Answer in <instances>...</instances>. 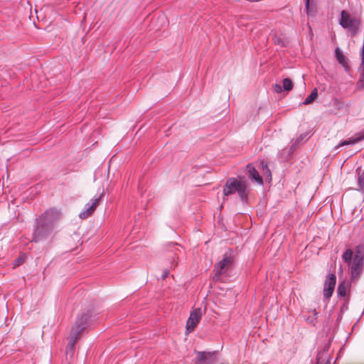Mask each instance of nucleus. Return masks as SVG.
Instances as JSON below:
<instances>
[{"instance_id":"obj_1","label":"nucleus","mask_w":364,"mask_h":364,"mask_svg":"<svg viewBox=\"0 0 364 364\" xmlns=\"http://www.w3.org/2000/svg\"><path fill=\"white\" fill-rule=\"evenodd\" d=\"M248 192L247 182L243 180H238L235 178H228L223 187L224 197L237 193L242 202H247Z\"/></svg>"},{"instance_id":"obj_2","label":"nucleus","mask_w":364,"mask_h":364,"mask_svg":"<svg viewBox=\"0 0 364 364\" xmlns=\"http://www.w3.org/2000/svg\"><path fill=\"white\" fill-rule=\"evenodd\" d=\"M54 226L46 223L39 218L36 219V227L33 231L32 241L38 242L52 238Z\"/></svg>"},{"instance_id":"obj_3","label":"nucleus","mask_w":364,"mask_h":364,"mask_svg":"<svg viewBox=\"0 0 364 364\" xmlns=\"http://www.w3.org/2000/svg\"><path fill=\"white\" fill-rule=\"evenodd\" d=\"M89 317L90 316L87 314H82V315L77 317L71 330L70 341L67 346L68 350H74V347L77 340L78 339L80 333L85 329L87 326V320Z\"/></svg>"},{"instance_id":"obj_4","label":"nucleus","mask_w":364,"mask_h":364,"mask_svg":"<svg viewBox=\"0 0 364 364\" xmlns=\"http://www.w3.org/2000/svg\"><path fill=\"white\" fill-rule=\"evenodd\" d=\"M348 266L351 281L358 280L363 272V255L357 251L356 254L353 256V261L348 264Z\"/></svg>"},{"instance_id":"obj_5","label":"nucleus","mask_w":364,"mask_h":364,"mask_svg":"<svg viewBox=\"0 0 364 364\" xmlns=\"http://www.w3.org/2000/svg\"><path fill=\"white\" fill-rule=\"evenodd\" d=\"M341 16V26L344 28L348 29L351 32L352 35H355L358 30L360 24L359 21L351 18L346 11H342Z\"/></svg>"},{"instance_id":"obj_6","label":"nucleus","mask_w":364,"mask_h":364,"mask_svg":"<svg viewBox=\"0 0 364 364\" xmlns=\"http://www.w3.org/2000/svg\"><path fill=\"white\" fill-rule=\"evenodd\" d=\"M103 196L104 193L102 192L100 196L91 199L85 205L84 210L80 213L79 217L81 219H86L90 217L95 213L97 207L100 204Z\"/></svg>"},{"instance_id":"obj_7","label":"nucleus","mask_w":364,"mask_h":364,"mask_svg":"<svg viewBox=\"0 0 364 364\" xmlns=\"http://www.w3.org/2000/svg\"><path fill=\"white\" fill-rule=\"evenodd\" d=\"M232 263L233 258L231 256L225 255L224 258L214 267V279H218L222 274H225L232 266Z\"/></svg>"},{"instance_id":"obj_8","label":"nucleus","mask_w":364,"mask_h":364,"mask_svg":"<svg viewBox=\"0 0 364 364\" xmlns=\"http://www.w3.org/2000/svg\"><path fill=\"white\" fill-rule=\"evenodd\" d=\"M61 218V213L59 210L51 208L42 213L38 218L55 227V223Z\"/></svg>"},{"instance_id":"obj_9","label":"nucleus","mask_w":364,"mask_h":364,"mask_svg":"<svg viewBox=\"0 0 364 364\" xmlns=\"http://www.w3.org/2000/svg\"><path fill=\"white\" fill-rule=\"evenodd\" d=\"M202 317V310L200 308L196 309L191 312L190 316L186 323V331L192 332Z\"/></svg>"},{"instance_id":"obj_10","label":"nucleus","mask_w":364,"mask_h":364,"mask_svg":"<svg viewBox=\"0 0 364 364\" xmlns=\"http://www.w3.org/2000/svg\"><path fill=\"white\" fill-rule=\"evenodd\" d=\"M336 284V277L335 274H328L326 277L323 287V296L325 298L329 299L332 296Z\"/></svg>"},{"instance_id":"obj_11","label":"nucleus","mask_w":364,"mask_h":364,"mask_svg":"<svg viewBox=\"0 0 364 364\" xmlns=\"http://www.w3.org/2000/svg\"><path fill=\"white\" fill-rule=\"evenodd\" d=\"M196 364H212L214 361L215 352L197 351Z\"/></svg>"},{"instance_id":"obj_12","label":"nucleus","mask_w":364,"mask_h":364,"mask_svg":"<svg viewBox=\"0 0 364 364\" xmlns=\"http://www.w3.org/2000/svg\"><path fill=\"white\" fill-rule=\"evenodd\" d=\"M364 140V130L357 133L355 136L350 138L348 140L341 141L337 146L336 148H339L343 146L355 144L361 141Z\"/></svg>"},{"instance_id":"obj_13","label":"nucleus","mask_w":364,"mask_h":364,"mask_svg":"<svg viewBox=\"0 0 364 364\" xmlns=\"http://www.w3.org/2000/svg\"><path fill=\"white\" fill-rule=\"evenodd\" d=\"M330 343H328L325 345L323 350L318 352L316 364H330L329 356L327 355Z\"/></svg>"},{"instance_id":"obj_14","label":"nucleus","mask_w":364,"mask_h":364,"mask_svg":"<svg viewBox=\"0 0 364 364\" xmlns=\"http://www.w3.org/2000/svg\"><path fill=\"white\" fill-rule=\"evenodd\" d=\"M247 169L249 173V177L253 180H255L259 185L263 184V179L259 176V172L255 169V168L250 164L247 166Z\"/></svg>"},{"instance_id":"obj_15","label":"nucleus","mask_w":364,"mask_h":364,"mask_svg":"<svg viewBox=\"0 0 364 364\" xmlns=\"http://www.w3.org/2000/svg\"><path fill=\"white\" fill-rule=\"evenodd\" d=\"M350 288L348 282L343 281L339 283L337 288V294L339 296L344 297L347 294V290Z\"/></svg>"},{"instance_id":"obj_16","label":"nucleus","mask_w":364,"mask_h":364,"mask_svg":"<svg viewBox=\"0 0 364 364\" xmlns=\"http://www.w3.org/2000/svg\"><path fill=\"white\" fill-rule=\"evenodd\" d=\"M336 55L338 61L346 69L348 68V62L346 57L339 50L338 48L336 49Z\"/></svg>"},{"instance_id":"obj_17","label":"nucleus","mask_w":364,"mask_h":364,"mask_svg":"<svg viewBox=\"0 0 364 364\" xmlns=\"http://www.w3.org/2000/svg\"><path fill=\"white\" fill-rule=\"evenodd\" d=\"M353 252L350 248L347 249L342 255V259L347 264L353 261Z\"/></svg>"},{"instance_id":"obj_18","label":"nucleus","mask_w":364,"mask_h":364,"mask_svg":"<svg viewBox=\"0 0 364 364\" xmlns=\"http://www.w3.org/2000/svg\"><path fill=\"white\" fill-rule=\"evenodd\" d=\"M318 96L317 90L315 88L313 90V91L311 92V94L305 99L303 104L306 105L311 104L312 102L315 100V99Z\"/></svg>"},{"instance_id":"obj_19","label":"nucleus","mask_w":364,"mask_h":364,"mask_svg":"<svg viewBox=\"0 0 364 364\" xmlns=\"http://www.w3.org/2000/svg\"><path fill=\"white\" fill-rule=\"evenodd\" d=\"M283 89L287 91V92H289L292 90L293 88V82L291 80L290 78H284L283 80Z\"/></svg>"},{"instance_id":"obj_20","label":"nucleus","mask_w":364,"mask_h":364,"mask_svg":"<svg viewBox=\"0 0 364 364\" xmlns=\"http://www.w3.org/2000/svg\"><path fill=\"white\" fill-rule=\"evenodd\" d=\"M358 186L360 190L364 191V171L358 178Z\"/></svg>"},{"instance_id":"obj_21","label":"nucleus","mask_w":364,"mask_h":364,"mask_svg":"<svg viewBox=\"0 0 364 364\" xmlns=\"http://www.w3.org/2000/svg\"><path fill=\"white\" fill-rule=\"evenodd\" d=\"M260 164H261V166L262 168L263 171H268V176H269L271 178L272 177V174H271V171H270L269 168H268L267 164L265 161H261Z\"/></svg>"},{"instance_id":"obj_22","label":"nucleus","mask_w":364,"mask_h":364,"mask_svg":"<svg viewBox=\"0 0 364 364\" xmlns=\"http://www.w3.org/2000/svg\"><path fill=\"white\" fill-rule=\"evenodd\" d=\"M283 87L282 85H280L279 84H274L273 85V90L276 92V93H281L283 90Z\"/></svg>"},{"instance_id":"obj_23","label":"nucleus","mask_w":364,"mask_h":364,"mask_svg":"<svg viewBox=\"0 0 364 364\" xmlns=\"http://www.w3.org/2000/svg\"><path fill=\"white\" fill-rule=\"evenodd\" d=\"M313 314H314V316L312 318H311L310 316L307 318V321L311 323H314L315 322V321L316 320L317 318V315H318V313L316 312V311L314 309L313 311Z\"/></svg>"},{"instance_id":"obj_24","label":"nucleus","mask_w":364,"mask_h":364,"mask_svg":"<svg viewBox=\"0 0 364 364\" xmlns=\"http://www.w3.org/2000/svg\"><path fill=\"white\" fill-rule=\"evenodd\" d=\"M169 246L173 248V250H174L173 255L176 256V251L179 250V245L177 243H171V244H169Z\"/></svg>"},{"instance_id":"obj_25","label":"nucleus","mask_w":364,"mask_h":364,"mask_svg":"<svg viewBox=\"0 0 364 364\" xmlns=\"http://www.w3.org/2000/svg\"><path fill=\"white\" fill-rule=\"evenodd\" d=\"M168 274V271L167 269H166L162 275V279H164L167 277Z\"/></svg>"},{"instance_id":"obj_26","label":"nucleus","mask_w":364,"mask_h":364,"mask_svg":"<svg viewBox=\"0 0 364 364\" xmlns=\"http://www.w3.org/2000/svg\"><path fill=\"white\" fill-rule=\"evenodd\" d=\"M21 262H22V259H21V258H18V259L16 260V265H19Z\"/></svg>"},{"instance_id":"obj_27","label":"nucleus","mask_w":364,"mask_h":364,"mask_svg":"<svg viewBox=\"0 0 364 364\" xmlns=\"http://www.w3.org/2000/svg\"><path fill=\"white\" fill-rule=\"evenodd\" d=\"M171 266L176 267V263L174 264V259L172 261Z\"/></svg>"},{"instance_id":"obj_28","label":"nucleus","mask_w":364,"mask_h":364,"mask_svg":"<svg viewBox=\"0 0 364 364\" xmlns=\"http://www.w3.org/2000/svg\"><path fill=\"white\" fill-rule=\"evenodd\" d=\"M309 0H306V6L307 8L309 7Z\"/></svg>"},{"instance_id":"obj_29","label":"nucleus","mask_w":364,"mask_h":364,"mask_svg":"<svg viewBox=\"0 0 364 364\" xmlns=\"http://www.w3.org/2000/svg\"><path fill=\"white\" fill-rule=\"evenodd\" d=\"M264 172H265V173L268 176V171H264Z\"/></svg>"}]
</instances>
